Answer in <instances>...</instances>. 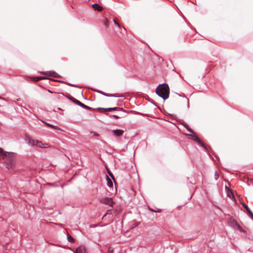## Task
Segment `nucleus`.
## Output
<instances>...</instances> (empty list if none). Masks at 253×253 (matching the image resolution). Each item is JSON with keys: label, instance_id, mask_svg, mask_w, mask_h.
<instances>
[{"label": "nucleus", "instance_id": "obj_1", "mask_svg": "<svg viewBox=\"0 0 253 253\" xmlns=\"http://www.w3.org/2000/svg\"><path fill=\"white\" fill-rule=\"evenodd\" d=\"M16 155L15 153L8 152V154H6V156H4L2 158L4 164L7 169H13L14 168Z\"/></svg>", "mask_w": 253, "mask_h": 253}, {"label": "nucleus", "instance_id": "obj_2", "mask_svg": "<svg viewBox=\"0 0 253 253\" xmlns=\"http://www.w3.org/2000/svg\"><path fill=\"white\" fill-rule=\"evenodd\" d=\"M156 93L164 100L168 99L169 94V88L168 84H163L161 85L160 84L156 88Z\"/></svg>", "mask_w": 253, "mask_h": 253}, {"label": "nucleus", "instance_id": "obj_3", "mask_svg": "<svg viewBox=\"0 0 253 253\" xmlns=\"http://www.w3.org/2000/svg\"><path fill=\"white\" fill-rule=\"evenodd\" d=\"M38 73L47 77H51L53 78L59 77V75L56 72L53 71L38 72Z\"/></svg>", "mask_w": 253, "mask_h": 253}, {"label": "nucleus", "instance_id": "obj_4", "mask_svg": "<svg viewBox=\"0 0 253 253\" xmlns=\"http://www.w3.org/2000/svg\"><path fill=\"white\" fill-rule=\"evenodd\" d=\"M101 202L106 204L109 205L111 207H112L114 202L113 201V200L111 198L105 197L102 198L101 200Z\"/></svg>", "mask_w": 253, "mask_h": 253}, {"label": "nucleus", "instance_id": "obj_5", "mask_svg": "<svg viewBox=\"0 0 253 253\" xmlns=\"http://www.w3.org/2000/svg\"><path fill=\"white\" fill-rule=\"evenodd\" d=\"M74 103H75L76 104H77V105H79V106L83 107L85 109L89 110H91L93 109V108H92L91 107L84 104V103H82L81 102H80L79 100H78L77 99L74 100Z\"/></svg>", "mask_w": 253, "mask_h": 253}, {"label": "nucleus", "instance_id": "obj_6", "mask_svg": "<svg viewBox=\"0 0 253 253\" xmlns=\"http://www.w3.org/2000/svg\"><path fill=\"white\" fill-rule=\"evenodd\" d=\"M243 206L244 207V208L246 210V211H247L250 218L253 220V212L251 211V210H250V209L249 208V207L246 205L245 204L243 203Z\"/></svg>", "mask_w": 253, "mask_h": 253}, {"label": "nucleus", "instance_id": "obj_7", "mask_svg": "<svg viewBox=\"0 0 253 253\" xmlns=\"http://www.w3.org/2000/svg\"><path fill=\"white\" fill-rule=\"evenodd\" d=\"M74 253H86V250L84 246H81L78 247Z\"/></svg>", "mask_w": 253, "mask_h": 253}, {"label": "nucleus", "instance_id": "obj_8", "mask_svg": "<svg viewBox=\"0 0 253 253\" xmlns=\"http://www.w3.org/2000/svg\"><path fill=\"white\" fill-rule=\"evenodd\" d=\"M188 135L189 136V137L192 139H193L194 141L197 142V143L201 142V140L199 139V138L198 137V136L197 135L194 134V132H193V133L188 134Z\"/></svg>", "mask_w": 253, "mask_h": 253}, {"label": "nucleus", "instance_id": "obj_9", "mask_svg": "<svg viewBox=\"0 0 253 253\" xmlns=\"http://www.w3.org/2000/svg\"><path fill=\"white\" fill-rule=\"evenodd\" d=\"M113 134L117 136H120L123 135L124 131L121 129H114L112 130Z\"/></svg>", "mask_w": 253, "mask_h": 253}, {"label": "nucleus", "instance_id": "obj_10", "mask_svg": "<svg viewBox=\"0 0 253 253\" xmlns=\"http://www.w3.org/2000/svg\"><path fill=\"white\" fill-rule=\"evenodd\" d=\"M30 79H31V81L35 82H38L41 80L47 79V78L46 77H42V76L32 77V78H31Z\"/></svg>", "mask_w": 253, "mask_h": 253}, {"label": "nucleus", "instance_id": "obj_11", "mask_svg": "<svg viewBox=\"0 0 253 253\" xmlns=\"http://www.w3.org/2000/svg\"><path fill=\"white\" fill-rule=\"evenodd\" d=\"M92 7L95 10H97L98 11H101L103 9L102 7L97 3L93 4L92 5Z\"/></svg>", "mask_w": 253, "mask_h": 253}, {"label": "nucleus", "instance_id": "obj_12", "mask_svg": "<svg viewBox=\"0 0 253 253\" xmlns=\"http://www.w3.org/2000/svg\"><path fill=\"white\" fill-rule=\"evenodd\" d=\"M113 110H116V111H121L122 110V108L118 107H110L104 109V111H111Z\"/></svg>", "mask_w": 253, "mask_h": 253}, {"label": "nucleus", "instance_id": "obj_13", "mask_svg": "<svg viewBox=\"0 0 253 253\" xmlns=\"http://www.w3.org/2000/svg\"><path fill=\"white\" fill-rule=\"evenodd\" d=\"M115 214V215L116 214H117V211L116 210H108L106 213L104 215V216H103L102 217V219L104 217H105L107 214Z\"/></svg>", "mask_w": 253, "mask_h": 253}, {"label": "nucleus", "instance_id": "obj_14", "mask_svg": "<svg viewBox=\"0 0 253 253\" xmlns=\"http://www.w3.org/2000/svg\"><path fill=\"white\" fill-rule=\"evenodd\" d=\"M95 91L99 93H101L106 96H111V97H117V96H116V95H114V94H109V93H105V92H102L100 90H96Z\"/></svg>", "mask_w": 253, "mask_h": 253}, {"label": "nucleus", "instance_id": "obj_15", "mask_svg": "<svg viewBox=\"0 0 253 253\" xmlns=\"http://www.w3.org/2000/svg\"><path fill=\"white\" fill-rule=\"evenodd\" d=\"M36 146L40 148H45L46 147V146H44V145H48L47 144H43L41 141H40L39 140H37V142H36Z\"/></svg>", "mask_w": 253, "mask_h": 253}, {"label": "nucleus", "instance_id": "obj_16", "mask_svg": "<svg viewBox=\"0 0 253 253\" xmlns=\"http://www.w3.org/2000/svg\"><path fill=\"white\" fill-rule=\"evenodd\" d=\"M6 154H8V152L4 151L2 148L0 147V157L6 156Z\"/></svg>", "mask_w": 253, "mask_h": 253}, {"label": "nucleus", "instance_id": "obj_17", "mask_svg": "<svg viewBox=\"0 0 253 253\" xmlns=\"http://www.w3.org/2000/svg\"><path fill=\"white\" fill-rule=\"evenodd\" d=\"M37 140H34L32 138L28 139V143L32 146H36Z\"/></svg>", "mask_w": 253, "mask_h": 253}, {"label": "nucleus", "instance_id": "obj_18", "mask_svg": "<svg viewBox=\"0 0 253 253\" xmlns=\"http://www.w3.org/2000/svg\"><path fill=\"white\" fill-rule=\"evenodd\" d=\"M105 115L106 116H107L108 117H109L110 118H114L115 119H118L119 118V117L117 115H111V114H109L108 113H106Z\"/></svg>", "mask_w": 253, "mask_h": 253}, {"label": "nucleus", "instance_id": "obj_19", "mask_svg": "<svg viewBox=\"0 0 253 253\" xmlns=\"http://www.w3.org/2000/svg\"><path fill=\"white\" fill-rule=\"evenodd\" d=\"M67 240L70 243H73L74 242V239L71 237L69 234H68L67 235Z\"/></svg>", "mask_w": 253, "mask_h": 253}, {"label": "nucleus", "instance_id": "obj_20", "mask_svg": "<svg viewBox=\"0 0 253 253\" xmlns=\"http://www.w3.org/2000/svg\"><path fill=\"white\" fill-rule=\"evenodd\" d=\"M107 177V185L109 187H112L113 186V183L112 182V181L108 178V177L107 176H106Z\"/></svg>", "mask_w": 253, "mask_h": 253}, {"label": "nucleus", "instance_id": "obj_21", "mask_svg": "<svg viewBox=\"0 0 253 253\" xmlns=\"http://www.w3.org/2000/svg\"><path fill=\"white\" fill-rule=\"evenodd\" d=\"M184 126L186 128V129L189 132H191V133H193V131L192 130V129H191L187 125L185 124L184 125Z\"/></svg>", "mask_w": 253, "mask_h": 253}, {"label": "nucleus", "instance_id": "obj_22", "mask_svg": "<svg viewBox=\"0 0 253 253\" xmlns=\"http://www.w3.org/2000/svg\"><path fill=\"white\" fill-rule=\"evenodd\" d=\"M226 189H227V196L228 197H230L231 195H232L233 196V194L232 193V192L229 190V189L226 186Z\"/></svg>", "mask_w": 253, "mask_h": 253}, {"label": "nucleus", "instance_id": "obj_23", "mask_svg": "<svg viewBox=\"0 0 253 253\" xmlns=\"http://www.w3.org/2000/svg\"><path fill=\"white\" fill-rule=\"evenodd\" d=\"M219 175L218 172L217 171H215L214 173V178L215 180H217L219 178Z\"/></svg>", "mask_w": 253, "mask_h": 253}, {"label": "nucleus", "instance_id": "obj_24", "mask_svg": "<svg viewBox=\"0 0 253 253\" xmlns=\"http://www.w3.org/2000/svg\"><path fill=\"white\" fill-rule=\"evenodd\" d=\"M198 143L201 145L202 147L204 148L205 149H207V147L206 145L201 141V142H198Z\"/></svg>", "mask_w": 253, "mask_h": 253}, {"label": "nucleus", "instance_id": "obj_25", "mask_svg": "<svg viewBox=\"0 0 253 253\" xmlns=\"http://www.w3.org/2000/svg\"><path fill=\"white\" fill-rule=\"evenodd\" d=\"M138 225V223H134L133 224H132V225L131 227V229H133V228L136 227Z\"/></svg>", "mask_w": 253, "mask_h": 253}, {"label": "nucleus", "instance_id": "obj_26", "mask_svg": "<svg viewBox=\"0 0 253 253\" xmlns=\"http://www.w3.org/2000/svg\"><path fill=\"white\" fill-rule=\"evenodd\" d=\"M114 23L117 25L119 27H120V25L119 24V23L117 22L116 19H114Z\"/></svg>", "mask_w": 253, "mask_h": 253}, {"label": "nucleus", "instance_id": "obj_27", "mask_svg": "<svg viewBox=\"0 0 253 253\" xmlns=\"http://www.w3.org/2000/svg\"><path fill=\"white\" fill-rule=\"evenodd\" d=\"M108 174H109V175L111 177V178L114 180H115V178H114V177L113 175V174L111 172H108Z\"/></svg>", "mask_w": 253, "mask_h": 253}, {"label": "nucleus", "instance_id": "obj_28", "mask_svg": "<svg viewBox=\"0 0 253 253\" xmlns=\"http://www.w3.org/2000/svg\"><path fill=\"white\" fill-rule=\"evenodd\" d=\"M69 99H70V100H71V101H72V102H74V100H77L76 98H74L73 97H70L69 98Z\"/></svg>", "mask_w": 253, "mask_h": 253}, {"label": "nucleus", "instance_id": "obj_29", "mask_svg": "<svg viewBox=\"0 0 253 253\" xmlns=\"http://www.w3.org/2000/svg\"><path fill=\"white\" fill-rule=\"evenodd\" d=\"M158 60H158V62H159V63H160V62H162L164 61L163 59V58H158Z\"/></svg>", "mask_w": 253, "mask_h": 253}, {"label": "nucleus", "instance_id": "obj_30", "mask_svg": "<svg viewBox=\"0 0 253 253\" xmlns=\"http://www.w3.org/2000/svg\"><path fill=\"white\" fill-rule=\"evenodd\" d=\"M50 127L53 128H54V129H57V126H53L51 124V125L50 126Z\"/></svg>", "mask_w": 253, "mask_h": 253}, {"label": "nucleus", "instance_id": "obj_31", "mask_svg": "<svg viewBox=\"0 0 253 253\" xmlns=\"http://www.w3.org/2000/svg\"><path fill=\"white\" fill-rule=\"evenodd\" d=\"M97 226V224H92V225H90V228H94V227H95Z\"/></svg>", "mask_w": 253, "mask_h": 253}, {"label": "nucleus", "instance_id": "obj_32", "mask_svg": "<svg viewBox=\"0 0 253 253\" xmlns=\"http://www.w3.org/2000/svg\"><path fill=\"white\" fill-rule=\"evenodd\" d=\"M67 84L69 86H73V87H75L76 86L73 84Z\"/></svg>", "mask_w": 253, "mask_h": 253}, {"label": "nucleus", "instance_id": "obj_33", "mask_svg": "<svg viewBox=\"0 0 253 253\" xmlns=\"http://www.w3.org/2000/svg\"><path fill=\"white\" fill-rule=\"evenodd\" d=\"M106 108H98L97 109L98 110H104V109H105Z\"/></svg>", "mask_w": 253, "mask_h": 253}, {"label": "nucleus", "instance_id": "obj_34", "mask_svg": "<svg viewBox=\"0 0 253 253\" xmlns=\"http://www.w3.org/2000/svg\"><path fill=\"white\" fill-rule=\"evenodd\" d=\"M44 123V124L45 125H46L47 126H50L51 125L50 124H49V123H45V122H43Z\"/></svg>", "mask_w": 253, "mask_h": 253}, {"label": "nucleus", "instance_id": "obj_35", "mask_svg": "<svg viewBox=\"0 0 253 253\" xmlns=\"http://www.w3.org/2000/svg\"><path fill=\"white\" fill-rule=\"evenodd\" d=\"M239 230H240L241 231H242V232H245V230H243V229L241 227H240V226H239Z\"/></svg>", "mask_w": 253, "mask_h": 253}, {"label": "nucleus", "instance_id": "obj_36", "mask_svg": "<svg viewBox=\"0 0 253 253\" xmlns=\"http://www.w3.org/2000/svg\"><path fill=\"white\" fill-rule=\"evenodd\" d=\"M108 22H109L108 20V19H106V22H105V24L106 26H107V25H108Z\"/></svg>", "mask_w": 253, "mask_h": 253}, {"label": "nucleus", "instance_id": "obj_37", "mask_svg": "<svg viewBox=\"0 0 253 253\" xmlns=\"http://www.w3.org/2000/svg\"><path fill=\"white\" fill-rule=\"evenodd\" d=\"M93 134H94L95 136H98V135H99V134H98L97 132H93Z\"/></svg>", "mask_w": 253, "mask_h": 253}, {"label": "nucleus", "instance_id": "obj_38", "mask_svg": "<svg viewBox=\"0 0 253 253\" xmlns=\"http://www.w3.org/2000/svg\"><path fill=\"white\" fill-rule=\"evenodd\" d=\"M149 101L150 102H151V103H153V102L152 100H149Z\"/></svg>", "mask_w": 253, "mask_h": 253}, {"label": "nucleus", "instance_id": "obj_39", "mask_svg": "<svg viewBox=\"0 0 253 253\" xmlns=\"http://www.w3.org/2000/svg\"><path fill=\"white\" fill-rule=\"evenodd\" d=\"M185 100H186V101H188V99L187 98H185Z\"/></svg>", "mask_w": 253, "mask_h": 253}, {"label": "nucleus", "instance_id": "obj_40", "mask_svg": "<svg viewBox=\"0 0 253 253\" xmlns=\"http://www.w3.org/2000/svg\"><path fill=\"white\" fill-rule=\"evenodd\" d=\"M136 114H141L140 113H138V112H136Z\"/></svg>", "mask_w": 253, "mask_h": 253}]
</instances>
